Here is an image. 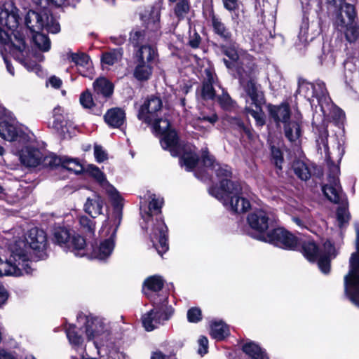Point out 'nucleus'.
Wrapping results in <instances>:
<instances>
[{"label":"nucleus","mask_w":359,"mask_h":359,"mask_svg":"<svg viewBox=\"0 0 359 359\" xmlns=\"http://www.w3.org/2000/svg\"><path fill=\"white\" fill-rule=\"evenodd\" d=\"M189 11V0H180L177 1L174 12L179 19L184 18Z\"/></svg>","instance_id":"09e8293b"},{"label":"nucleus","mask_w":359,"mask_h":359,"mask_svg":"<svg viewBox=\"0 0 359 359\" xmlns=\"http://www.w3.org/2000/svg\"><path fill=\"white\" fill-rule=\"evenodd\" d=\"M94 154L97 162H102L107 159V154L102 149V147L95 145L94 147Z\"/></svg>","instance_id":"0e129e2a"},{"label":"nucleus","mask_w":359,"mask_h":359,"mask_svg":"<svg viewBox=\"0 0 359 359\" xmlns=\"http://www.w3.org/2000/svg\"><path fill=\"white\" fill-rule=\"evenodd\" d=\"M130 41L134 46H141L147 44L150 41L149 34L144 29H135L130 32Z\"/></svg>","instance_id":"c9c22d12"},{"label":"nucleus","mask_w":359,"mask_h":359,"mask_svg":"<svg viewBox=\"0 0 359 359\" xmlns=\"http://www.w3.org/2000/svg\"><path fill=\"white\" fill-rule=\"evenodd\" d=\"M222 50L226 55L231 62L226 60H224L226 66L231 68L233 62L236 64L237 72L239 69L246 74H250L255 69V64L252 57L243 50H238L235 43L229 46H222Z\"/></svg>","instance_id":"0eeeda50"},{"label":"nucleus","mask_w":359,"mask_h":359,"mask_svg":"<svg viewBox=\"0 0 359 359\" xmlns=\"http://www.w3.org/2000/svg\"><path fill=\"white\" fill-rule=\"evenodd\" d=\"M298 90L300 93H303L304 95L309 100H310L312 97H314V83L303 81L299 83Z\"/></svg>","instance_id":"3c124183"},{"label":"nucleus","mask_w":359,"mask_h":359,"mask_svg":"<svg viewBox=\"0 0 359 359\" xmlns=\"http://www.w3.org/2000/svg\"><path fill=\"white\" fill-rule=\"evenodd\" d=\"M217 102L224 109H229L232 106L233 101L229 95L222 90V93L217 97Z\"/></svg>","instance_id":"4d7b16f0"},{"label":"nucleus","mask_w":359,"mask_h":359,"mask_svg":"<svg viewBox=\"0 0 359 359\" xmlns=\"http://www.w3.org/2000/svg\"><path fill=\"white\" fill-rule=\"evenodd\" d=\"M271 154H272V157L275 161L276 166L280 168L281 163L283 162V156H282V153H281L280 150L274 147H272Z\"/></svg>","instance_id":"680f3d73"},{"label":"nucleus","mask_w":359,"mask_h":359,"mask_svg":"<svg viewBox=\"0 0 359 359\" xmlns=\"http://www.w3.org/2000/svg\"><path fill=\"white\" fill-rule=\"evenodd\" d=\"M49 126L60 135H65L69 133V122L60 107H55L53 109V121L49 123Z\"/></svg>","instance_id":"6ab92c4d"},{"label":"nucleus","mask_w":359,"mask_h":359,"mask_svg":"<svg viewBox=\"0 0 359 359\" xmlns=\"http://www.w3.org/2000/svg\"><path fill=\"white\" fill-rule=\"evenodd\" d=\"M46 22H45L44 28L48 32L53 34L59 32L60 27L57 22L53 21V18H49L47 15L45 16Z\"/></svg>","instance_id":"052dcab7"},{"label":"nucleus","mask_w":359,"mask_h":359,"mask_svg":"<svg viewBox=\"0 0 359 359\" xmlns=\"http://www.w3.org/2000/svg\"><path fill=\"white\" fill-rule=\"evenodd\" d=\"M315 94L316 97L319 104L321 107L322 111L325 113L324 104L328 105L330 104V99L327 95V91L325 88V85L323 81H318L314 83Z\"/></svg>","instance_id":"c85d7f7f"},{"label":"nucleus","mask_w":359,"mask_h":359,"mask_svg":"<svg viewBox=\"0 0 359 359\" xmlns=\"http://www.w3.org/2000/svg\"><path fill=\"white\" fill-rule=\"evenodd\" d=\"M45 16L46 14L41 15L37 12L29 11L25 16V24L32 32H40L44 29Z\"/></svg>","instance_id":"5701e85b"},{"label":"nucleus","mask_w":359,"mask_h":359,"mask_svg":"<svg viewBox=\"0 0 359 359\" xmlns=\"http://www.w3.org/2000/svg\"><path fill=\"white\" fill-rule=\"evenodd\" d=\"M25 240H19L10 245L11 255L8 259L4 261L0 258V276L18 277L31 273L29 249L34 251L39 259L46 257L47 239L43 230L37 228L30 229Z\"/></svg>","instance_id":"f257e3e1"},{"label":"nucleus","mask_w":359,"mask_h":359,"mask_svg":"<svg viewBox=\"0 0 359 359\" xmlns=\"http://www.w3.org/2000/svg\"><path fill=\"white\" fill-rule=\"evenodd\" d=\"M0 136L8 141L25 144L32 141L33 134L23 129L15 122L2 121L0 123Z\"/></svg>","instance_id":"9b49d317"},{"label":"nucleus","mask_w":359,"mask_h":359,"mask_svg":"<svg viewBox=\"0 0 359 359\" xmlns=\"http://www.w3.org/2000/svg\"><path fill=\"white\" fill-rule=\"evenodd\" d=\"M42 152L36 148L25 147L20 154V162L27 167H36L41 164Z\"/></svg>","instance_id":"a211bd4d"},{"label":"nucleus","mask_w":359,"mask_h":359,"mask_svg":"<svg viewBox=\"0 0 359 359\" xmlns=\"http://www.w3.org/2000/svg\"><path fill=\"white\" fill-rule=\"evenodd\" d=\"M336 25L340 30H344L345 36L349 42H355L359 37V25L355 21L346 22L341 13H338L336 19Z\"/></svg>","instance_id":"f3484780"},{"label":"nucleus","mask_w":359,"mask_h":359,"mask_svg":"<svg viewBox=\"0 0 359 359\" xmlns=\"http://www.w3.org/2000/svg\"><path fill=\"white\" fill-rule=\"evenodd\" d=\"M151 240L160 255L162 256L168 250L167 226L163 221H157L155 227L152 229Z\"/></svg>","instance_id":"2eb2a0df"},{"label":"nucleus","mask_w":359,"mask_h":359,"mask_svg":"<svg viewBox=\"0 0 359 359\" xmlns=\"http://www.w3.org/2000/svg\"><path fill=\"white\" fill-rule=\"evenodd\" d=\"M246 104L245 107V111L250 114L256 121L258 126H262L265 123L264 113L262 110V105L250 106L248 105L249 101H245Z\"/></svg>","instance_id":"58836bf2"},{"label":"nucleus","mask_w":359,"mask_h":359,"mask_svg":"<svg viewBox=\"0 0 359 359\" xmlns=\"http://www.w3.org/2000/svg\"><path fill=\"white\" fill-rule=\"evenodd\" d=\"M64 157H59L55 154L44 156L41 164L45 167L55 168L61 165L62 167Z\"/></svg>","instance_id":"a18cd8bd"},{"label":"nucleus","mask_w":359,"mask_h":359,"mask_svg":"<svg viewBox=\"0 0 359 359\" xmlns=\"http://www.w3.org/2000/svg\"><path fill=\"white\" fill-rule=\"evenodd\" d=\"M229 122L231 127L238 130L241 133H244L249 138H252L251 130L244 125V123L237 117H230Z\"/></svg>","instance_id":"49530a36"},{"label":"nucleus","mask_w":359,"mask_h":359,"mask_svg":"<svg viewBox=\"0 0 359 359\" xmlns=\"http://www.w3.org/2000/svg\"><path fill=\"white\" fill-rule=\"evenodd\" d=\"M62 168L76 174L83 171V166L77 160L69 158L66 156H64Z\"/></svg>","instance_id":"de8ad7c7"},{"label":"nucleus","mask_w":359,"mask_h":359,"mask_svg":"<svg viewBox=\"0 0 359 359\" xmlns=\"http://www.w3.org/2000/svg\"><path fill=\"white\" fill-rule=\"evenodd\" d=\"M67 58L76 65L80 67L89 69L91 66V62L88 55L83 53H67Z\"/></svg>","instance_id":"72a5a7b5"},{"label":"nucleus","mask_w":359,"mask_h":359,"mask_svg":"<svg viewBox=\"0 0 359 359\" xmlns=\"http://www.w3.org/2000/svg\"><path fill=\"white\" fill-rule=\"evenodd\" d=\"M53 241L65 250L72 252L76 256L83 257L86 254L85 239L65 227L54 229Z\"/></svg>","instance_id":"423d86ee"},{"label":"nucleus","mask_w":359,"mask_h":359,"mask_svg":"<svg viewBox=\"0 0 359 359\" xmlns=\"http://www.w3.org/2000/svg\"><path fill=\"white\" fill-rule=\"evenodd\" d=\"M198 344L200 348H198V353L201 355L205 354L208 352V340L205 337H201L198 339Z\"/></svg>","instance_id":"774afa93"},{"label":"nucleus","mask_w":359,"mask_h":359,"mask_svg":"<svg viewBox=\"0 0 359 359\" xmlns=\"http://www.w3.org/2000/svg\"><path fill=\"white\" fill-rule=\"evenodd\" d=\"M80 102L81 105L88 109H90L94 106V102L91 93L86 90L80 96Z\"/></svg>","instance_id":"13d9d810"},{"label":"nucleus","mask_w":359,"mask_h":359,"mask_svg":"<svg viewBox=\"0 0 359 359\" xmlns=\"http://www.w3.org/2000/svg\"><path fill=\"white\" fill-rule=\"evenodd\" d=\"M150 125H152V128L154 131L159 135H164L165 137L168 134L170 133H175L176 134V132L175 130H170V123L168 120L165 118H158L156 117L155 119H154ZM163 138L161 141L163 140Z\"/></svg>","instance_id":"7c9ffc66"},{"label":"nucleus","mask_w":359,"mask_h":359,"mask_svg":"<svg viewBox=\"0 0 359 359\" xmlns=\"http://www.w3.org/2000/svg\"><path fill=\"white\" fill-rule=\"evenodd\" d=\"M203 162L205 167H212L215 169L217 166V164L214 163V158L212 156H210L207 151H204L202 154Z\"/></svg>","instance_id":"69168bd1"},{"label":"nucleus","mask_w":359,"mask_h":359,"mask_svg":"<svg viewBox=\"0 0 359 359\" xmlns=\"http://www.w3.org/2000/svg\"><path fill=\"white\" fill-rule=\"evenodd\" d=\"M162 147L170 151L173 156H181V162L187 170H192L198 161L193 147L179 141L177 134L170 133L161 141Z\"/></svg>","instance_id":"39448f33"},{"label":"nucleus","mask_w":359,"mask_h":359,"mask_svg":"<svg viewBox=\"0 0 359 359\" xmlns=\"http://www.w3.org/2000/svg\"><path fill=\"white\" fill-rule=\"evenodd\" d=\"M114 247V243L113 241L111 238L107 239L101 243L98 247L93 249L92 256L95 259L104 260L111 255Z\"/></svg>","instance_id":"a878e982"},{"label":"nucleus","mask_w":359,"mask_h":359,"mask_svg":"<svg viewBox=\"0 0 359 359\" xmlns=\"http://www.w3.org/2000/svg\"><path fill=\"white\" fill-rule=\"evenodd\" d=\"M269 111L271 117L273 121L278 124L283 123V124L289 121L290 117V107L286 104H281L280 105H269Z\"/></svg>","instance_id":"412c9836"},{"label":"nucleus","mask_w":359,"mask_h":359,"mask_svg":"<svg viewBox=\"0 0 359 359\" xmlns=\"http://www.w3.org/2000/svg\"><path fill=\"white\" fill-rule=\"evenodd\" d=\"M337 219L339 228H343L349 221L350 215L347 209L343 207H339L337 212Z\"/></svg>","instance_id":"864d4df0"},{"label":"nucleus","mask_w":359,"mask_h":359,"mask_svg":"<svg viewBox=\"0 0 359 359\" xmlns=\"http://www.w3.org/2000/svg\"><path fill=\"white\" fill-rule=\"evenodd\" d=\"M93 88L97 95L104 97L110 96L113 93L112 84L104 78H99L93 83Z\"/></svg>","instance_id":"c756f323"},{"label":"nucleus","mask_w":359,"mask_h":359,"mask_svg":"<svg viewBox=\"0 0 359 359\" xmlns=\"http://www.w3.org/2000/svg\"><path fill=\"white\" fill-rule=\"evenodd\" d=\"M196 120L198 121V123H196L197 126L194 125V127L196 128H197V127L201 128L200 123H202L203 122H208L212 125L215 124L218 121V116L213 111H211L208 114L203 111L200 113Z\"/></svg>","instance_id":"8fccbe9b"},{"label":"nucleus","mask_w":359,"mask_h":359,"mask_svg":"<svg viewBox=\"0 0 359 359\" xmlns=\"http://www.w3.org/2000/svg\"><path fill=\"white\" fill-rule=\"evenodd\" d=\"M188 320L191 323H197L201 319V311L199 308L194 307L187 312Z\"/></svg>","instance_id":"bf43d9fd"},{"label":"nucleus","mask_w":359,"mask_h":359,"mask_svg":"<svg viewBox=\"0 0 359 359\" xmlns=\"http://www.w3.org/2000/svg\"><path fill=\"white\" fill-rule=\"evenodd\" d=\"M79 223L85 231L88 232L90 234H93L95 224L92 219H89L86 216H81L79 217Z\"/></svg>","instance_id":"6e6d98bb"},{"label":"nucleus","mask_w":359,"mask_h":359,"mask_svg":"<svg viewBox=\"0 0 359 359\" xmlns=\"http://www.w3.org/2000/svg\"><path fill=\"white\" fill-rule=\"evenodd\" d=\"M214 170L216 172L217 176L219 178H222V179L220 182L219 187H212L211 189H214V188L218 189L219 191L221 192L222 191H221L222 183L224 182V184H226V182L231 181L230 180H229V178L231 177V170L228 165H221L219 164H217V166Z\"/></svg>","instance_id":"79ce46f5"},{"label":"nucleus","mask_w":359,"mask_h":359,"mask_svg":"<svg viewBox=\"0 0 359 359\" xmlns=\"http://www.w3.org/2000/svg\"><path fill=\"white\" fill-rule=\"evenodd\" d=\"M224 7L229 11H236L239 8V0H222Z\"/></svg>","instance_id":"338daca9"},{"label":"nucleus","mask_w":359,"mask_h":359,"mask_svg":"<svg viewBox=\"0 0 359 359\" xmlns=\"http://www.w3.org/2000/svg\"><path fill=\"white\" fill-rule=\"evenodd\" d=\"M164 285V280L159 276H152L147 278L144 282L143 292L145 295L149 297L150 292L160 291Z\"/></svg>","instance_id":"cd10ccee"},{"label":"nucleus","mask_w":359,"mask_h":359,"mask_svg":"<svg viewBox=\"0 0 359 359\" xmlns=\"http://www.w3.org/2000/svg\"><path fill=\"white\" fill-rule=\"evenodd\" d=\"M260 240L287 250H297L300 245V241L296 236L282 228L262 235Z\"/></svg>","instance_id":"1a4fd4ad"},{"label":"nucleus","mask_w":359,"mask_h":359,"mask_svg":"<svg viewBox=\"0 0 359 359\" xmlns=\"http://www.w3.org/2000/svg\"><path fill=\"white\" fill-rule=\"evenodd\" d=\"M248 222L252 229L260 233L258 236V239L260 240V236L266 234L265 231L269 228V214L263 210H256L248 215Z\"/></svg>","instance_id":"dca6fc26"},{"label":"nucleus","mask_w":359,"mask_h":359,"mask_svg":"<svg viewBox=\"0 0 359 359\" xmlns=\"http://www.w3.org/2000/svg\"><path fill=\"white\" fill-rule=\"evenodd\" d=\"M126 114L121 108H112L104 115L105 122L112 128H120L125 122Z\"/></svg>","instance_id":"b1692460"},{"label":"nucleus","mask_w":359,"mask_h":359,"mask_svg":"<svg viewBox=\"0 0 359 359\" xmlns=\"http://www.w3.org/2000/svg\"><path fill=\"white\" fill-rule=\"evenodd\" d=\"M299 246H302L303 254L308 260L313 262L318 259V262L319 261V250L313 242L302 243L300 242Z\"/></svg>","instance_id":"e433bc0d"},{"label":"nucleus","mask_w":359,"mask_h":359,"mask_svg":"<svg viewBox=\"0 0 359 359\" xmlns=\"http://www.w3.org/2000/svg\"><path fill=\"white\" fill-rule=\"evenodd\" d=\"M292 168L294 173L302 180H307L311 177V170L304 162L296 161L293 163Z\"/></svg>","instance_id":"ea45409f"},{"label":"nucleus","mask_w":359,"mask_h":359,"mask_svg":"<svg viewBox=\"0 0 359 359\" xmlns=\"http://www.w3.org/2000/svg\"><path fill=\"white\" fill-rule=\"evenodd\" d=\"M173 313V309L168 306V300L165 299L161 305H156L142 316V324L147 331H152L164 321L168 320Z\"/></svg>","instance_id":"9d476101"},{"label":"nucleus","mask_w":359,"mask_h":359,"mask_svg":"<svg viewBox=\"0 0 359 359\" xmlns=\"http://www.w3.org/2000/svg\"><path fill=\"white\" fill-rule=\"evenodd\" d=\"M33 41L35 45L43 51H48L50 48V41L48 36L40 32H34Z\"/></svg>","instance_id":"c03bdc74"},{"label":"nucleus","mask_w":359,"mask_h":359,"mask_svg":"<svg viewBox=\"0 0 359 359\" xmlns=\"http://www.w3.org/2000/svg\"><path fill=\"white\" fill-rule=\"evenodd\" d=\"M162 109V102L159 97L151 96L141 106L138 112V118L148 124L158 117V113Z\"/></svg>","instance_id":"ddd939ff"},{"label":"nucleus","mask_w":359,"mask_h":359,"mask_svg":"<svg viewBox=\"0 0 359 359\" xmlns=\"http://www.w3.org/2000/svg\"><path fill=\"white\" fill-rule=\"evenodd\" d=\"M284 133L285 137L290 141L294 142L301 135L300 125L297 121H288L284 124Z\"/></svg>","instance_id":"2f4dec72"},{"label":"nucleus","mask_w":359,"mask_h":359,"mask_svg":"<svg viewBox=\"0 0 359 359\" xmlns=\"http://www.w3.org/2000/svg\"><path fill=\"white\" fill-rule=\"evenodd\" d=\"M123 53L122 48H116L106 52L102 55V62L103 65H113L122 59Z\"/></svg>","instance_id":"4c0bfd02"},{"label":"nucleus","mask_w":359,"mask_h":359,"mask_svg":"<svg viewBox=\"0 0 359 359\" xmlns=\"http://www.w3.org/2000/svg\"><path fill=\"white\" fill-rule=\"evenodd\" d=\"M253 72L254 70L249 74L239 69L238 74L240 76L241 83L248 96V98L246 99V101H249L248 105L258 106L262 104L264 95L262 92L259 90V86L257 84L256 81L251 77Z\"/></svg>","instance_id":"f8f14e48"},{"label":"nucleus","mask_w":359,"mask_h":359,"mask_svg":"<svg viewBox=\"0 0 359 359\" xmlns=\"http://www.w3.org/2000/svg\"><path fill=\"white\" fill-rule=\"evenodd\" d=\"M212 25L215 32L225 40L231 37V32L226 27L224 24L215 15L212 17Z\"/></svg>","instance_id":"a19ab883"},{"label":"nucleus","mask_w":359,"mask_h":359,"mask_svg":"<svg viewBox=\"0 0 359 359\" xmlns=\"http://www.w3.org/2000/svg\"><path fill=\"white\" fill-rule=\"evenodd\" d=\"M211 336L217 340H222L229 334V330L222 321H215L211 324Z\"/></svg>","instance_id":"473e14b6"},{"label":"nucleus","mask_w":359,"mask_h":359,"mask_svg":"<svg viewBox=\"0 0 359 359\" xmlns=\"http://www.w3.org/2000/svg\"><path fill=\"white\" fill-rule=\"evenodd\" d=\"M201 97L204 100H212L215 97V93L211 83L203 81L201 88Z\"/></svg>","instance_id":"5fc2aeb1"},{"label":"nucleus","mask_w":359,"mask_h":359,"mask_svg":"<svg viewBox=\"0 0 359 359\" xmlns=\"http://www.w3.org/2000/svg\"><path fill=\"white\" fill-rule=\"evenodd\" d=\"M336 6L339 7V13H341L342 15L344 13H345L347 18V19L346 20V22H351L355 21L357 17V13L355 11V7L353 5L346 3L344 1L341 3H339L338 6Z\"/></svg>","instance_id":"37998d69"},{"label":"nucleus","mask_w":359,"mask_h":359,"mask_svg":"<svg viewBox=\"0 0 359 359\" xmlns=\"http://www.w3.org/2000/svg\"><path fill=\"white\" fill-rule=\"evenodd\" d=\"M67 338L69 342L75 346H79L82 344L83 339L81 335L78 334L76 327L70 325L66 330Z\"/></svg>","instance_id":"603ef678"},{"label":"nucleus","mask_w":359,"mask_h":359,"mask_svg":"<svg viewBox=\"0 0 359 359\" xmlns=\"http://www.w3.org/2000/svg\"><path fill=\"white\" fill-rule=\"evenodd\" d=\"M339 168L333 167L332 174L328 176V184L323 187V191L326 197L333 203H339L341 199V187L339 184Z\"/></svg>","instance_id":"4468645a"},{"label":"nucleus","mask_w":359,"mask_h":359,"mask_svg":"<svg viewBox=\"0 0 359 359\" xmlns=\"http://www.w3.org/2000/svg\"><path fill=\"white\" fill-rule=\"evenodd\" d=\"M243 351L252 359H268L266 354L253 342L245 344L243 346Z\"/></svg>","instance_id":"f704fd0d"},{"label":"nucleus","mask_w":359,"mask_h":359,"mask_svg":"<svg viewBox=\"0 0 359 359\" xmlns=\"http://www.w3.org/2000/svg\"><path fill=\"white\" fill-rule=\"evenodd\" d=\"M103 200L98 195H93L88 198L85 203V211L92 217H96L102 214Z\"/></svg>","instance_id":"393cba45"},{"label":"nucleus","mask_w":359,"mask_h":359,"mask_svg":"<svg viewBox=\"0 0 359 359\" xmlns=\"http://www.w3.org/2000/svg\"><path fill=\"white\" fill-rule=\"evenodd\" d=\"M153 65L135 61L134 77L138 81H147L152 74Z\"/></svg>","instance_id":"bb28decb"},{"label":"nucleus","mask_w":359,"mask_h":359,"mask_svg":"<svg viewBox=\"0 0 359 359\" xmlns=\"http://www.w3.org/2000/svg\"><path fill=\"white\" fill-rule=\"evenodd\" d=\"M163 204V199L156 198L155 196L151 198L149 205V210L150 212L160 211Z\"/></svg>","instance_id":"e2e57ef3"},{"label":"nucleus","mask_w":359,"mask_h":359,"mask_svg":"<svg viewBox=\"0 0 359 359\" xmlns=\"http://www.w3.org/2000/svg\"><path fill=\"white\" fill-rule=\"evenodd\" d=\"M85 332L88 340H93L96 347L103 345L109 339L110 328L104 320L98 317H88Z\"/></svg>","instance_id":"6e6552de"},{"label":"nucleus","mask_w":359,"mask_h":359,"mask_svg":"<svg viewBox=\"0 0 359 359\" xmlns=\"http://www.w3.org/2000/svg\"><path fill=\"white\" fill-rule=\"evenodd\" d=\"M221 192L218 189H210L211 195L221 201L223 204L236 212H246L250 208V203L242 196L243 187L240 182L228 181L221 185Z\"/></svg>","instance_id":"20e7f679"},{"label":"nucleus","mask_w":359,"mask_h":359,"mask_svg":"<svg viewBox=\"0 0 359 359\" xmlns=\"http://www.w3.org/2000/svg\"><path fill=\"white\" fill-rule=\"evenodd\" d=\"M334 252V248L330 241H326L324 243L323 250H319L318 266L323 273H329L330 269V260Z\"/></svg>","instance_id":"4be33fe9"},{"label":"nucleus","mask_w":359,"mask_h":359,"mask_svg":"<svg viewBox=\"0 0 359 359\" xmlns=\"http://www.w3.org/2000/svg\"><path fill=\"white\" fill-rule=\"evenodd\" d=\"M88 172L90 175L93 177L105 189L106 193L108 194L113 202V220L106 221L102 227V231L107 229L106 235L109 234L110 229L114 227L111 235V237H112L115 234L122 219V198L116 189L108 182L104 174L97 167L93 165H89Z\"/></svg>","instance_id":"7ed1b4c3"},{"label":"nucleus","mask_w":359,"mask_h":359,"mask_svg":"<svg viewBox=\"0 0 359 359\" xmlns=\"http://www.w3.org/2000/svg\"><path fill=\"white\" fill-rule=\"evenodd\" d=\"M18 11L13 5L0 11V44L16 60L23 62L26 45L22 34L15 30L19 25Z\"/></svg>","instance_id":"f03ea898"},{"label":"nucleus","mask_w":359,"mask_h":359,"mask_svg":"<svg viewBox=\"0 0 359 359\" xmlns=\"http://www.w3.org/2000/svg\"><path fill=\"white\" fill-rule=\"evenodd\" d=\"M158 57L156 48L149 44L141 46L135 53V61L153 65Z\"/></svg>","instance_id":"aec40b11"}]
</instances>
